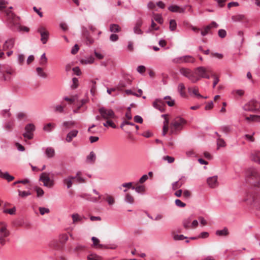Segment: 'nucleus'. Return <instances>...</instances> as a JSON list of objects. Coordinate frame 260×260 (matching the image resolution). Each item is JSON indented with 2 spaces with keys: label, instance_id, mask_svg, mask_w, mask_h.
I'll return each instance as SVG.
<instances>
[{
  "label": "nucleus",
  "instance_id": "obj_1",
  "mask_svg": "<svg viewBox=\"0 0 260 260\" xmlns=\"http://www.w3.org/2000/svg\"><path fill=\"white\" fill-rule=\"evenodd\" d=\"M186 124V121L183 118L177 116L172 121L170 124V133L172 134H177Z\"/></svg>",
  "mask_w": 260,
  "mask_h": 260
},
{
  "label": "nucleus",
  "instance_id": "obj_2",
  "mask_svg": "<svg viewBox=\"0 0 260 260\" xmlns=\"http://www.w3.org/2000/svg\"><path fill=\"white\" fill-rule=\"evenodd\" d=\"M8 20L9 21L10 27H15L17 31L19 32L24 31L28 32L29 28L26 26H22L20 23L16 22V18L12 12L7 13Z\"/></svg>",
  "mask_w": 260,
  "mask_h": 260
},
{
  "label": "nucleus",
  "instance_id": "obj_3",
  "mask_svg": "<svg viewBox=\"0 0 260 260\" xmlns=\"http://www.w3.org/2000/svg\"><path fill=\"white\" fill-rule=\"evenodd\" d=\"M248 181L254 185L260 186V175L257 171L254 168H251L247 172Z\"/></svg>",
  "mask_w": 260,
  "mask_h": 260
},
{
  "label": "nucleus",
  "instance_id": "obj_4",
  "mask_svg": "<svg viewBox=\"0 0 260 260\" xmlns=\"http://www.w3.org/2000/svg\"><path fill=\"white\" fill-rule=\"evenodd\" d=\"M99 112L101 117L105 120L112 119L116 118L115 114L111 109H107L104 107H102L99 109Z\"/></svg>",
  "mask_w": 260,
  "mask_h": 260
},
{
  "label": "nucleus",
  "instance_id": "obj_5",
  "mask_svg": "<svg viewBox=\"0 0 260 260\" xmlns=\"http://www.w3.org/2000/svg\"><path fill=\"white\" fill-rule=\"evenodd\" d=\"M212 71L203 67H200L196 68V81L202 78L209 79V74H212Z\"/></svg>",
  "mask_w": 260,
  "mask_h": 260
},
{
  "label": "nucleus",
  "instance_id": "obj_6",
  "mask_svg": "<svg viewBox=\"0 0 260 260\" xmlns=\"http://www.w3.org/2000/svg\"><path fill=\"white\" fill-rule=\"evenodd\" d=\"M40 181L43 183L45 186L50 188L54 185V181L51 179L49 177V173L46 172L42 173L40 176Z\"/></svg>",
  "mask_w": 260,
  "mask_h": 260
},
{
  "label": "nucleus",
  "instance_id": "obj_7",
  "mask_svg": "<svg viewBox=\"0 0 260 260\" xmlns=\"http://www.w3.org/2000/svg\"><path fill=\"white\" fill-rule=\"evenodd\" d=\"M182 224L186 229H193L195 227V215L192 214L185 218L182 221Z\"/></svg>",
  "mask_w": 260,
  "mask_h": 260
},
{
  "label": "nucleus",
  "instance_id": "obj_8",
  "mask_svg": "<svg viewBox=\"0 0 260 260\" xmlns=\"http://www.w3.org/2000/svg\"><path fill=\"white\" fill-rule=\"evenodd\" d=\"M37 31L40 34L41 36V39L40 40L43 44H45L47 43L49 37V31L46 29V28L43 26H39Z\"/></svg>",
  "mask_w": 260,
  "mask_h": 260
},
{
  "label": "nucleus",
  "instance_id": "obj_9",
  "mask_svg": "<svg viewBox=\"0 0 260 260\" xmlns=\"http://www.w3.org/2000/svg\"><path fill=\"white\" fill-rule=\"evenodd\" d=\"M35 130V126L32 123H29L25 126V132L23 136L29 140L32 139L34 137V132Z\"/></svg>",
  "mask_w": 260,
  "mask_h": 260
},
{
  "label": "nucleus",
  "instance_id": "obj_10",
  "mask_svg": "<svg viewBox=\"0 0 260 260\" xmlns=\"http://www.w3.org/2000/svg\"><path fill=\"white\" fill-rule=\"evenodd\" d=\"M260 104L255 100H251L243 106L245 111H254L259 109Z\"/></svg>",
  "mask_w": 260,
  "mask_h": 260
},
{
  "label": "nucleus",
  "instance_id": "obj_11",
  "mask_svg": "<svg viewBox=\"0 0 260 260\" xmlns=\"http://www.w3.org/2000/svg\"><path fill=\"white\" fill-rule=\"evenodd\" d=\"M218 26V24L214 22V21H213L210 24L206 26L205 27H204L203 29H198L197 28H196V31L198 30V31H200L201 32V36H205L206 35H207V34H209L210 32V30L212 29V28H217V27Z\"/></svg>",
  "mask_w": 260,
  "mask_h": 260
},
{
  "label": "nucleus",
  "instance_id": "obj_12",
  "mask_svg": "<svg viewBox=\"0 0 260 260\" xmlns=\"http://www.w3.org/2000/svg\"><path fill=\"white\" fill-rule=\"evenodd\" d=\"M207 183L210 188H215L219 185L218 176L215 175L207 179Z\"/></svg>",
  "mask_w": 260,
  "mask_h": 260
},
{
  "label": "nucleus",
  "instance_id": "obj_13",
  "mask_svg": "<svg viewBox=\"0 0 260 260\" xmlns=\"http://www.w3.org/2000/svg\"><path fill=\"white\" fill-rule=\"evenodd\" d=\"M10 235V232L9 230L0 233V244L2 246H4L6 242L9 241L8 238Z\"/></svg>",
  "mask_w": 260,
  "mask_h": 260
},
{
  "label": "nucleus",
  "instance_id": "obj_14",
  "mask_svg": "<svg viewBox=\"0 0 260 260\" xmlns=\"http://www.w3.org/2000/svg\"><path fill=\"white\" fill-rule=\"evenodd\" d=\"M180 73L186 77L188 78L190 80L193 82L194 81V75L193 73L191 72L189 69L186 68H181L180 70Z\"/></svg>",
  "mask_w": 260,
  "mask_h": 260
},
{
  "label": "nucleus",
  "instance_id": "obj_15",
  "mask_svg": "<svg viewBox=\"0 0 260 260\" xmlns=\"http://www.w3.org/2000/svg\"><path fill=\"white\" fill-rule=\"evenodd\" d=\"M164 105L165 102L164 100L161 99H156L153 103V107L161 112L164 110Z\"/></svg>",
  "mask_w": 260,
  "mask_h": 260
},
{
  "label": "nucleus",
  "instance_id": "obj_16",
  "mask_svg": "<svg viewBox=\"0 0 260 260\" xmlns=\"http://www.w3.org/2000/svg\"><path fill=\"white\" fill-rule=\"evenodd\" d=\"M168 9L172 12L183 13L185 11V7H180L177 5H171L168 7Z\"/></svg>",
  "mask_w": 260,
  "mask_h": 260
},
{
  "label": "nucleus",
  "instance_id": "obj_17",
  "mask_svg": "<svg viewBox=\"0 0 260 260\" xmlns=\"http://www.w3.org/2000/svg\"><path fill=\"white\" fill-rule=\"evenodd\" d=\"M78 134V131L76 129H73L67 135L66 141L67 142H71L73 139V138L77 137Z\"/></svg>",
  "mask_w": 260,
  "mask_h": 260
},
{
  "label": "nucleus",
  "instance_id": "obj_18",
  "mask_svg": "<svg viewBox=\"0 0 260 260\" xmlns=\"http://www.w3.org/2000/svg\"><path fill=\"white\" fill-rule=\"evenodd\" d=\"M232 20L234 22H247V20L244 15L243 14H236L232 17Z\"/></svg>",
  "mask_w": 260,
  "mask_h": 260
},
{
  "label": "nucleus",
  "instance_id": "obj_19",
  "mask_svg": "<svg viewBox=\"0 0 260 260\" xmlns=\"http://www.w3.org/2000/svg\"><path fill=\"white\" fill-rule=\"evenodd\" d=\"M15 39L10 38L6 40L4 44V49H9L13 48L15 44Z\"/></svg>",
  "mask_w": 260,
  "mask_h": 260
},
{
  "label": "nucleus",
  "instance_id": "obj_20",
  "mask_svg": "<svg viewBox=\"0 0 260 260\" xmlns=\"http://www.w3.org/2000/svg\"><path fill=\"white\" fill-rule=\"evenodd\" d=\"M75 179V177L72 176H69L68 177L64 178L63 180V183L67 185V188H70L73 185V181Z\"/></svg>",
  "mask_w": 260,
  "mask_h": 260
},
{
  "label": "nucleus",
  "instance_id": "obj_21",
  "mask_svg": "<svg viewBox=\"0 0 260 260\" xmlns=\"http://www.w3.org/2000/svg\"><path fill=\"white\" fill-rule=\"evenodd\" d=\"M0 177L6 179L8 182H10L14 179V177L10 175L8 172H3L1 169Z\"/></svg>",
  "mask_w": 260,
  "mask_h": 260
},
{
  "label": "nucleus",
  "instance_id": "obj_22",
  "mask_svg": "<svg viewBox=\"0 0 260 260\" xmlns=\"http://www.w3.org/2000/svg\"><path fill=\"white\" fill-rule=\"evenodd\" d=\"M185 177L181 178L179 180L176 181L172 183V189L173 190H176L180 188L185 182Z\"/></svg>",
  "mask_w": 260,
  "mask_h": 260
},
{
  "label": "nucleus",
  "instance_id": "obj_23",
  "mask_svg": "<svg viewBox=\"0 0 260 260\" xmlns=\"http://www.w3.org/2000/svg\"><path fill=\"white\" fill-rule=\"evenodd\" d=\"M216 235L219 237H226L229 234V231L227 228L225 227L223 229L218 230L215 232Z\"/></svg>",
  "mask_w": 260,
  "mask_h": 260
},
{
  "label": "nucleus",
  "instance_id": "obj_24",
  "mask_svg": "<svg viewBox=\"0 0 260 260\" xmlns=\"http://www.w3.org/2000/svg\"><path fill=\"white\" fill-rule=\"evenodd\" d=\"M94 58L92 56H88L81 59L80 62L83 64H91L94 62Z\"/></svg>",
  "mask_w": 260,
  "mask_h": 260
},
{
  "label": "nucleus",
  "instance_id": "obj_25",
  "mask_svg": "<svg viewBox=\"0 0 260 260\" xmlns=\"http://www.w3.org/2000/svg\"><path fill=\"white\" fill-rule=\"evenodd\" d=\"M215 134L218 137L217 139V149H219L220 147H224L226 146V143L223 139L220 138V135L217 132H215Z\"/></svg>",
  "mask_w": 260,
  "mask_h": 260
},
{
  "label": "nucleus",
  "instance_id": "obj_26",
  "mask_svg": "<svg viewBox=\"0 0 260 260\" xmlns=\"http://www.w3.org/2000/svg\"><path fill=\"white\" fill-rule=\"evenodd\" d=\"M73 220V223L76 224L78 222L81 221L83 217L78 213H74L71 215Z\"/></svg>",
  "mask_w": 260,
  "mask_h": 260
},
{
  "label": "nucleus",
  "instance_id": "obj_27",
  "mask_svg": "<svg viewBox=\"0 0 260 260\" xmlns=\"http://www.w3.org/2000/svg\"><path fill=\"white\" fill-rule=\"evenodd\" d=\"M75 124L74 121H63L61 124V126L64 127L65 129H69L73 127Z\"/></svg>",
  "mask_w": 260,
  "mask_h": 260
},
{
  "label": "nucleus",
  "instance_id": "obj_28",
  "mask_svg": "<svg viewBox=\"0 0 260 260\" xmlns=\"http://www.w3.org/2000/svg\"><path fill=\"white\" fill-rule=\"evenodd\" d=\"M81 171H78L77 172L76 176L74 177H75V179L78 183H82L85 182V179L81 176Z\"/></svg>",
  "mask_w": 260,
  "mask_h": 260
},
{
  "label": "nucleus",
  "instance_id": "obj_29",
  "mask_svg": "<svg viewBox=\"0 0 260 260\" xmlns=\"http://www.w3.org/2000/svg\"><path fill=\"white\" fill-rule=\"evenodd\" d=\"M96 159V155L93 151H91L86 157V161L88 163L93 164Z\"/></svg>",
  "mask_w": 260,
  "mask_h": 260
},
{
  "label": "nucleus",
  "instance_id": "obj_30",
  "mask_svg": "<svg viewBox=\"0 0 260 260\" xmlns=\"http://www.w3.org/2000/svg\"><path fill=\"white\" fill-rule=\"evenodd\" d=\"M45 154L48 158H51L54 156L55 151L51 147H47L45 150Z\"/></svg>",
  "mask_w": 260,
  "mask_h": 260
},
{
  "label": "nucleus",
  "instance_id": "obj_31",
  "mask_svg": "<svg viewBox=\"0 0 260 260\" xmlns=\"http://www.w3.org/2000/svg\"><path fill=\"white\" fill-rule=\"evenodd\" d=\"M162 117L165 118V120L164 122V126H163V130H162V135L165 136L166 135L167 132L168 131L169 126V120L166 118V116L165 115H162Z\"/></svg>",
  "mask_w": 260,
  "mask_h": 260
},
{
  "label": "nucleus",
  "instance_id": "obj_32",
  "mask_svg": "<svg viewBox=\"0 0 260 260\" xmlns=\"http://www.w3.org/2000/svg\"><path fill=\"white\" fill-rule=\"evenodd\" d=\"M36 72L38 76L43 78H46L48 76L47 74L45 73L42 68L38 67L36 68Z\"/></svg>",
  "mask_w": 260,
  "mask_h": 260
},
{
  "label": "nucleus",
  "instance_id": "obj_33",
  "mask_svg": "<svg viewBox=\"0 0 260 260\" xmlns=\"http://www.w3.org/2000/svg\"><path fill=\"white\" fill-rule=\"evenodd\" d=\"M55 127V124L48 123L45 125L43 127V129L47 132H50Z\"/></svg>",
  "mask_w": 260,
  "mask_h": 260
},
{
  "label": "nucleus",
  "instance_id": "obj_34",
  "mask_svg": "<svg viewBox=\"0 0 260 260\" xmlns=\"http://www.w3.org/2000/svg\"><path fill=\"white\" fill-rule=\"evenodd\" d=\"M153 20L158 22V23L162 24L164 22V19L161 14H153Z\"/></svg>",
  "mask_w": 260,
  "mask_h": 260
},
{
  "label": "nucleus",
  "instance_id": "obj_35",
  "mask_svg": "<svg viewBox=\"0 0 260 260\" xmlns=\"http://www.w3.org/2000/svg\"><path fill=\"white\" fill-rule=\"evenodd\" d=\"M173 239L175 241H179L183 240L184 239H186V243H188L189 242V240L188 239V238L187 237L184 236L183 235L175 234L173 236Z\"/></svg>",
  "mask_w": 260,
  "mask_h": 260
},
{
  "label": "nucleus",
  "instance_id": "obj_36",
  "mask_svg": "<svg viewBox=\"0 0 260 260\" xmlns=\"http://www.w3.org/2000/svg\"><path fill=\"white\" fill-rule=\"evenodd\" d=\"M105 200L107 202L108 204L110 206H112L115 203V199L111 195L108 194H105Z\"/></svg>",
  "mask_w": 260,
  "mask_h": 260
},
{
  "label": "nucleus",
  "instance_id": "obj_37",
  "mask_svg": "<svg viewBox=\"0 0 260 260\" xmlns=\"http://www.w3.org/2000/svg\"><path fill=\"white\" fill-rule=\"evenodd\" d=\"M110 31L112 32H118L121 30L120 26L116 24H112L110 25Z\"/></svg>",
  "mask_w": 260,
  "mask_h": 260
},
{
  "label": "nucleus",
  "instance_id": "obj_38",
  "mask_svg": "<svg viewBox=\"0 0 260 260\" xmlns=\"http://www.w3.org/2000/svg\"><path fill=\"white\" fill-rule=\"evenodd\" d=\"M251 159L252 160L260 164V152H254L252 154Z\"/></svg>",
  "mask_w": 260,
  "mask_h": 260
},
{
  "label": "nucleus",
  "instance_id": "obj_39",
  "mask_svg": "<svg viewBox=\"0 0 260 260\" xmlns=\"http://www.w3.org/2000/svg\"><path fill=\"white\" fill-rule=\"evenodd\" d=\"M178 90L182 97L185 96V86L183 83H180L178 86Z\"/></svg>",
  "mask_w": 260,
  "mask_h": 260
},
{
  "label": "nucleus",
  "instance_id": "obj_40",
  "mask_svg": "<svg viewBox=\"0 0 260 260\" xmlns=\"http://www.w3.org/2000/svg\"><path fill=\"white\" fill-rule=\"evenodd\" d=\"M87 260H103L102 257L95 253H91L87 256Z\"/></svg>",
  "mask_w": 260,
  "mask_h": 260
},
{
  "label": "nucleus",
  "instance_id": "obj_41",
  "mask_svg": "<svg viewBox=\"0 0 260 260\" xmlns=\"http://www.w3.org/2000/svg\"><path fill=\"white\" fill-rule=\"evenodd\" d=\"M65 106L61 104L57 105L54 106V111L55 112L63 113Z\"/></svg>",
  "mask_w": 260,
  "mask_h": 260
},
{
  "label": "nucleus",
  "instance_id": "obj_42",
  "mask_svg": "<svg viewBox=\"0 0 260 260\" xmlns=\"http://www.w3.org/2000/svg\"><path fill=\"white\" fill-rule=\"evenodd\" d=\"M14 126V123L12 121H8L4 125V128L7 131H11Z\"/></svg>",
  "mask_w": 260,
  "mask_h": 260
},
{
  "label": "nucleus",
  "instance_id": "obj_43",
  "mask_svg": "<svg viewBox=\"0 0 260 260\" xmlns=\"http://www.w3.org/2000/svg\"><path fill=\"white\" fill-rule=\"evenodd\" d=\"M198 223H199L201 226H204L207 225V221L203 217L199 216L198 221L196 220V226L198 224Z\"/></svg>",
  "mask_w": 260,
  "mask_h": 260
},
{
  "label": "nucleus",
  "instance_id": "obj_44",
  "mask_svg": "<svg viewBox=\"0 0 260 260\" xmlns=\"http://www.w3.org/2000/svg\"><path fill=\"white\" fill-rule=\"evenodd\" d=\"M165 100V103H167L168 106L172 107L174 105L175 101L170 96H166L164 99Z\"/></svg>",
  "mask_w": 260,
  "mask_h": 260
},
{
  "label": "nucleus",
  "instance_id": "obj_45",
  "mask_svg": "<svg viewBox=\"0 0 260 260\" xmlns=\"http://www.w3.org/2000/svg\"><path fill=\"white\" fill-rule=\"evenodd\" d=\"M132 189L135 190L138 193H143L145 190V187L144 185H138L136 187H132Z\"/></svg>",
  "mask_w": 260,
  "mask_h": 260
},
{
  "label": "nucleus",
  "instance_id": "obj_46",
  "mask_svg": "<svg viewBox=\"0 0 260 260\" xmlns=\"http://www.w3.org/2000/svg\"><path fill=\"white\" fill-rule=\"evenodd\" d=\"M103 125L105 127H111L113 128H116V124L111 120V119L107 120L105 122L103 123Z\"/></svg>",
  "mask_w": 260,
  "mask_h": 260
},
{
  "label": "nucleus",
  "instance_id": "obj_47",
  "mask_svg": "<svg viewBox=\"0 0 260 260\" xmlns=\"http://www.w3.org/2000/svg\"><path fill=\"white\" fill-rule=\"evenodd\" d=\"M8 228V226L7 223L4 221H0V233H4V232H5V231H6L9 230Z\"/></svg>",
  "mask_w": 260,
  "mask_h": 260
},
{
  "label": "nucleus",
  "instance_id": "obj_48",
  "mask_svg": "<svg viewBox=\"0 0 260 260\" xmlns=\"http://www.w3.org/2000/svg\"><path fill=\"white\" fill-rule=\"evenodd\" d=\"M124 201L128 204H132L134 202V198L128 193L125 194Z\"/></svg>",
  "mask_w": 260,
  "mask_h": 260
},
{
  "label": "nucleus",
  "instance_id": "obj_49",
  "mask_svg": "<svg viewBox=\"0 0 260 260\" xmlns=\"http://www.w3.org/2000/svg\"><path fill=\"white\" fill-rule=\"evenodd\" d=\"M5 73L9 75H15L16 73L15 70L10 67L5 68Z\"/></svg>",
  "mask_w": 260,
  "mask_h": 260
},
{
  "label": "nucleus",
  "instance_id": "obj_50",
  "mask_svg": "<svg viewBox=\"0 0 260 260\" xmlns=\"http://www.w3.org/2000/svg\"><path fill=\"white\" fill-rule=\"evenodd\" d=\"M185 59V56L178 57L174 58L173 59V62L175 63H182L184 62Z\"/></svg>",
  "mask_w": 260,
  "mask_h": 260
},
{
  "label": "nucleus",
  "instance_id": "obj_51",
  "mask_svg": "<svg viewBox=\"0 0 260 260\" xmlns=\"http://www.w3.org/2000/svg\"><path fill=\"white\" fill-rule=\"evenodd\" d=\"M78 86V79L77 78H73L72 79V83L71 85V88L72 89L77 88Z\"/></svg>",
  "mask_w": 260,
  "mask_h": 260
},
{
  "label": "nucleus",
  "instance_id": "obj_52",
  "mask_svg": "<svg viewBox=\"0 0 260 260\" xmlns=\"http://www.w3.org/2000/svg\"><path fill=\"white\" fill-rule=\"evenodd\" d=\"M246 119L247 120H251L253 121H257L260 119V116L257 115H251L250 116L246 117Z\"/></svg>",
  "mask_w": 260,
  "mask_h": 260
},
{
  "label": "nucleus",
  "instance_id": "obj_53",
  "mask_svg": "<svg viewBox=\"0 0 260 260\" xmlns=\"http://www.w3.org/2000/svg\"><path fill=\"white\" fill-rule=\"evenodd\" d=\"M92 240L93 243V245L97 247L101 248L102 247V245L100 244V240L96 237H93L92 238Z\"/></svg>",
  "mask_w": 260,
  "mask_h": 260
},
{
  "label": "nucleus",
  "instance_id": "obj_54",
  "mask_svg": "<svg viewBox=\"0 0 260 260\" xmlns=\"http://www.w3.org/2000/svg\"><path fill=\"white\" fill-rule=\"evenodd\" d=\"M35 190L37 192L38 197H41L43 196L44 192V190L41 188L39 187H36L35 188Z\"/></svg>",
  "mask_w": 260,
  "mask_h": 260
},
{
  "label": "nucleus",
  "instance_id": "obj_55",
  "mask_svg": "<svg viewBox=\"0 0 260 260\" xmlns=\"http://www.w3.org/2000/svg\"><path fill=\"white\" fill-rule=\"evenodd\" d=\"M177 24L175 20H171L170 21V29L171 31H174L176 29Z\"/></svg>",
  "mask_w": 260,
  "mask_h": 260
},
{
  "label": "nucleus",
  "instance_id": "obj_56",
  "mask_svg": "<svg viewBox=\"0 0 260 260\" xmlns=\"http://www.w3.org/2000/svg\"><path fill=\"white\" fill-rule=\"evenodd\" d=\"M151 29H153V30H157L159 29V27L156 26V24L154 22V20L153 19L151 20V28H149V30H148L147 31V32L148 33V32H151Z\"/></svg>",
  "mask_w": 260,
  "mask_h": 260
},
{
  "label": "nucleus",
  "instance_id": "obj_57",
  "mask_svg": "<svg viewBox=\"0 0 260 260\" xmlns=\"http://www.w3.org/2000/svg\"><path fill=\"white\" fill-rule=\"evenodd\" d=\"M1 115L5 117H9L11 116L9 109H4L1 111Z\"/></svg>",
  "mask_w": 260,
  "mask_h": 260
},
{
  "label": "nucleus",
  "instance_id": "obj_58",
  "mask_svg": "<svg viewBox=\"0 0 260 260\" xmlns=\"http://www.w3.org/2000/svg\"><path fill=\"white\" fill-rule=\"evenodd\" d=\"M4 212L5 213H8L10 215H14L16 212L15 207H13L11 209H6L4 210Z\"/></svg>",
  "mask_w": 260,
  "mask_h": 260
},
{
  "label": "nucleus",
  "instance_id": "obj_59",
  "mask_svg": "<svg viewBox=\"0 0 260 260\" xmlns=\"http://www.w3.org/2000/svg\"><path fill=\"white\" fill-rule=\"evenodd\" d=\"M41 61H40V64L41 65H45L46 64L47 61V58L46 57L45 53H43L41 56Z\"/></svg>",
  "mask_w": 260,
  "mask_h": 260
},
{
  "label": "nucleus",
  "instance_id": "obj_60",
  "mask_svg": "<svg viewBox=\"0 0 260 260\" xmlns=\"http://www.w3.org/2000/svg\"><path fill=\"white\" fill-rule=\"evenodd\" d=\"M162 159L164 160H166V161H167L168 163H172L174 161V158L173 157H172V156H168V155H167V156H165L162 157Z\"/></svg>",
  "mask_w": 260,
  "mask_h": 260
},
{
  "label": "nucleus",
  "instance_id": "obj_61",
  "mask_svg": "<svg viewBox=\"0 0 260 260\" xmlns=\"http://www.w3.org/2000/svg\"><path fill=\"white\" fill-rule=\"evenodd\" d=\"M175 203L177 206L180 208H183L186 206L185 203H183L181 200L179 199L176 200Z\"/></svg>",
  "mask_w": 260,
  "mask_h": 260
},
{
  "label": "nucleus",
  "instance_id": "obj_62",
  "mask_svg": "<svg viewBox=\"0 0 260 260\" xmlns=\"http://www.w3.org/2000/svg\"><path fill=\"white\" fill-rule=\"evenodd\" d=\"M39 211L42 215H43L46 213H48L50 212L49 209L48 208H46L45 207H40Z\"/></svg>",
  "mask_w": 260,
  "mask_h": 260
},
{
  "label": "nucleus",
  "instance_id": "obj_63",
  "mask_svg": "<svg viewBox=\"0 0 260 260\" xmlns=\"http://www.w3.org/2000/svg\"><path fill=\"white\" fill-rule=\"evenodd\" d=\"M185 59H184V63L193 62L194 61V58L192 56L190 55L185 56Z\"/></svg>",
  "mask_w": 260,
  "mask_h": 260
},
{
  "label": "nucleus",
  "instance_id": "obj_64",
  "mask_svg": "<svg viewBox=\"0 0 260 260\" xmlns=\"http://www.w3.org/2000/svg\"><path fill=\"white\" fill-rule=\"evenodd\" d=\"M137 71L140 74H143L146 71V68L144 66H139L137 67Z\"/></svg>",
  "mask_w": 260,
  "mask_h": 260
}]
</instances>
